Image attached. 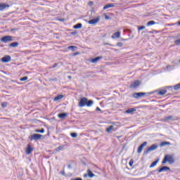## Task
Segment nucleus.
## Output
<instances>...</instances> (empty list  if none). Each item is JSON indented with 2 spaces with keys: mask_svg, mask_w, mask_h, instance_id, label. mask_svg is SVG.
I'll use <instances>...</instances> for the list:
<instances>
[{
  "mask_svg": "<svg viewBox=\"0 0 180 180\" xmlns=\"http://www.w3.org/2000/svg\"><path fill=\"white\" fill-rule=\"evenodd\" d=\"M167 162H169V164L172 165L175 162V159H174V155H165L163 160L162 161V164L164 165L165 164H167Z\"/></svg>",
  "mask_w": 180,
  "mask_h": 180,
  "instance_id": "f257e3e1",
  "label": "nucleus"
},
{
  "mask_svg": "<svg viewBox=\"0 0 180 180\" xmlns=\"http://www.w3.org/2000/svg\"><path fill=\"white\" fill-rule=\"evenodd\" d=\"M1 43H8L9 41H13V37L10 35H6L1 39Z\"/></svg>",
  "mask_w": 180,
  "mask_h": 180,
  "instance_id": "f03ea898",
  "label": "nucleus"
},
{
  "mask_svg": "<svg viewBox=\"0 0 180 180\" xmlns=\"http://www.w3.org/2000/svg\"><path fill=\"white\" fill-rule=\"evenodd\" d=\"M158 148V145L153 144L150 147L148 148L147 150L143 152V154L145 155H147L148 153H150V151H154V150H157Z\"/></svg>",
  "mask_w": 180,
  "mask_h": 180,
  "instance_id": "7ed1b4c3",
  "label": "nucleus"
},
{
  "mask_svg": "<svg viewBox=\"0 0 180 180\" xmlns=\"http://www.w3.org/2000/svg\"><path fill=\"white\" fill-rule=\"evenodd\" d=\"M41 137H43V135L41 134H34L33 135L31 136V137H30V141H33V140L37 141V140H40Z\"/></svg>",
  "mask_w": 180,
  "mask_h": 180,
  "instance_id": "20e7f679",
  "label": "nucleus"
},
{
  "mask_svg": "<svg viewBox=\"0 0 180 180\" xmlns=\"http://www.w3.org/2000/svg\"><path fill=\"white\" fill-rule=\"evenodd\" d=\"M151 95V93H143V92H139V93H134L133 94V97L137 99L138 98H141V96H144V95Z\"/></svg>",
  "mask_w": 180,
  "mask_h": 180,
  "instance_id": "39448f33",
  "label": "nucleus"
},
{
  "mask_svg": "<svg viewBox=\"0 0 180 180\" xmlns=\"http://www.w3.org/2000/svg\"><path fill=\"white\" fill-rule=\"evenodd\" d=\"M79 108H84V106H86V98L83 97L80 99L79 102Z\"/></svg>",
  "mask_w": 180,
  "mask_h": 180,
  "instance_id": "423d86ee",
  "label": "nucleus"
},
{
  "mask_svg": "<svg viewBox=\"0 0 180 180\" xmlns=\"http://www.w3.org/2000/svg\"><path fill=\"white\" fill-rule=\"evenodd\" d=\"M147 144H148L147 141H145L139 146L138 150H137L138 154H141V152L143 151V148H144V147H146V146H147Z\"/></svg>",
  "mask_w": 180,
  "mask_h": 180,
  "instance_id": "0eeeda50",
  "label": "nucleus"
},
{
  "mask_svg": "<svg viewBox=\"0 0 180 180\" xmlns=\"http://www.w3.org/2000/svg\"><path fill=\"white\" fill-rule=\"evenodd\" d=\"M100 20H101L100 17H96V18H93L89 20L88 23L89 25H96V23H98V22H99Z\"/></svg>",
  "mask_w": 180,
  "mask_h": 180,
  "instance_id": "6e6552de",
  "label": "nucleus"
},
{
  "mask_svg": "<svg viewBox=\"0 0 180 180\" xmlns=\"http://www.w3.org/2000/svg\"><path fill=\"white\" fill-rule=\"evenodd\" d=\"M164 171H171V168L167 166H163L160 169L158 170V172L160 174V172H164Z\"/></svg>",
  "mask_w": 180,
  "mask_h": 180,
  "instance_id": "1a4fd4ad",
  "label": "nucleus"
},
{
  "mask_svg": "<svg viewBox=\"0 0 180 180\" xmlns=\"http://www.w3.org/2000/svg\"><path fill=\"white\" fill-rule=\"evenodd\" d=\"M12 60V58H11V56H5L1 58L2 63H9Z\"/></svg>",
  "mask_w": 180,
  "mask_h": 180,
  "instance_id": "9d476101",
  "label": "nucleus"
},
{
  "mask_svg": "<svg viewBox=\"0 0 180 180\" xmlns=\"http://www.w3.org/2000/svg\"><path fill=\"white\" fill-rule=\"evenodd\" d=\"M163 120H164V122H168V120L175 121V120H176V117H174L172 115H169L168 117H165Z\"/></svg>",
  "mask_w": 180,
  "mask_h": 180,
  "instance_id": "9b49d317",
  "label": "nucleus"
},
{
  "mask_svg": "<svg viewBox=\"0 0 180 180\" xmlns=\"http://www.w3.org/2000/svg\"><path fill=\"white\" fill-rule=\"evenodd\" d=\"M100 60H102V56H98L94 58H92L90 60L91 63L93 64H96L97 62H98Z\"/></svg>",
  "mask_w": 180,
  "mask_h": 180,
  "instance_id": "f8f14e48",
  "label": "nucleus"
},
{
  "mask_svg": "<svg viewBox=\"0 0 180 180\" xmlns=\"http://www.w3.org/2000/svg\"><path fill=\"white\" fill-rule=\"evenodd\" d=\"M19 46V42L15 41V42H12L10 44H8V47L12 48V49H15L16 47H18Z\"/></svg>",
  "mask_w": 180,
  "mask_h": 180,
  "instance_id": "ddd939ff",
  "label": "nucleus"
},
{
  "mask_svg": "<svg viewBox=\"0 0 180 180\" xmlns=\"http://www.w3.org/2000/svg\"><path fill=\"white\" fill-rule=\"evenodd\" d=\"M9 5L6 4L5 3H2L0 4V11H4V9H6V8H9Z\"/></svg>",
  "mask_w": 180,
  "mask_h": 180,
  "instance_id": "4468645a",
  "label": "nucleus"
},
{
  "mask_svg": "<svg viewBox=\"0 0 180 180\" xmlns=\"http://www.w3.org/2000/svg\"><path fill=\"white\" fill-rule=\"evenodd\" d=\"M67 116H68V113H67V112H61L58 115V117L60 119H65L67 117Z\"/></svg>",
  "mask_w": 180,
  "mask_h": 180,
  "instance_id": "2eb2a0df",
  "label": "nucleus"
},
{
  "mask_svg": "<svg viewBox=\"0 0 180 180\" xmlns=\"http://www.w3.org/2000/svg\"><path fill=\"white\" fill-rule=\"evenodd\" d=\"M140 84H141L140 81L136 80L131 84V88H137V86H139L140 85Z\"/></svg>",
  "mask_w": 180,
  "mask_h": 180,
  "instance_id": "dca6fc26",
  "label": "nucleus"
},
{
  "mask_svg": "<svg viewBox=\"0 0 180 180\" xmlns=\"http://www.w3.org/2000/svg\"><path fill=\"white\" fill-rule=\"evenodd\" d=\"M63 98H64V95L60 94V95H58L57 96H56V97L53 98V101H54L55 102H57V101H61V99H63Z\"/></svg>",
  "mask_w": 180,
  "mask_h": 180,
  "instance_id": "f3484780",
  "label": "nucleus"
},
{
  "mask_svg": "<svg viewBox=\"0 0 180 180\" xmlns=\"http://www.w3.org/2000/svg\"><path fill=\"white\" fill-rule=\"evenodd\" d=\"M109 8H115V4H108L107 5L104 6L103 10L109 9Z\"/></svg>",
  "mask_w": 180,
  "mask_h": 180,
  "instance_id": "a211bd4d",
  "label": "nucleus"
},
{
  "mask_svg": "<svg viewBox=\"0 0 180 180\" xmlns=\"http://www.w3.org/2000/svg\"><path fill=\"white\" fill-rule=\"evenodd\" d=\"M112 39H119L120 37V32H117L111 36Z\"/></svg>",
  "mask_w": 180,
  "mask_h": 180,
  "instance_id": "6ab92c4d",
  "label": "nucleus"
},
{
  "mask_svg": "<svg viewBox=\"0 0 180 180\" xmlns=\"http://www.w3.org/2000/svg\"><path fill=\"white\" fill-rule=\"evenodd\" d=\"M114 129L115 126L110 125L109 127L106 129L105 131H107V133H112V131L115 130Z\"/></svg>",
  "mask_w": 180,
  "mask_h": 180,
  "instance_id": "aec40b11",
  "label": "nucleus"
},
{
  "mask_svg": "<svg viewBox=\"0 0 180 180\" xmlns=\"http://www.w3.org/2000/svg\"><path fill=\"white\" fill-rule=\"evenodd\" d=\"M165 94H167V89H160L158 92V95H160V96L165 95Z\"/></svg>",
  "mask_w": 180,
  "mask_h": 180,
  "instance_id": "412c9836",
  "label": "nucleus"
},
{
  "mask_svg": "<svg viewBox=\"0 0 180 180\" xmlns=\"http://www.w3.org/2000/svg\"><path fill=\"white\" fill-rule=\"evenodd\" d=\"M92 105H94V101L92 100L88 101V98H86V106L89 108L90 106H92Z\"/></svg>",
  "mask_w": 180,
  "mask_h": 180,
  "instance_id": "4be33fe9",
  "label": "nucleus"
},
{
  "mask_svg": "<svg viewBox=\"0 0 180 180\" xmlns=\"http://www.w3.org/2000/svg\"><path fill=\"white\" fill-rule=\"evenodd\" d=\"M32 151H33V148H32V146H30V145H28L27 147V150H26V153L27 154H31Z\"/></svg>",
  "mask_w": 180,
  "mask_h": 180,
  "instance_id": "5701e85b",
  "label": "nucleus"
},
{
  "mask_svg": "<svg viewBox=\"0 0 180 180\" xmlns=\"http://www.w3.org/2000/svg\"><path fill=\"white\" fill-rule=\"evenodd\" d=\"M153 25H158V22H155L154 20H150L147 22L146 26H153Z\"/></svg>",
  "mask_w": 180,
  "mask_h": 180,
  "instance_id": "b1692460",
  "label": "nucleus"
},
{
  "mask_svg": "<svg viewBox=\"0 0 180 180\" xmlns=\"http://www.w3.org/2000/svg\"><path fill=\"white\" fill-rule=\"evenodd\" d=\"M136 110H137L134 108H129L126 110V113H128V114L133 113V112H136Z\"/></svg>",
  "mask_w": 180,
  "mask_h": 180,
  "instance_id": "393cba45",
  "label": "nucleus"
},
{
  "mask_svg": "<svg viewBox=\"0 0 180 180\" xmlns=\"http://www.w3.org/2000/svg\"><path fill=\"white\" fill-rule=\"evenodd\" d=\"M87 174L88 176H89V178H94V176H95V174L92 173V171H91V169H87Z\"/></svg>",
  "mask_w": 180,
  "mask_h": 180,
  "instance_id": "a878e982",
  "label": "nucleus"
},
{
  "mask_svg": "<svg viewBox=\"0 0 180 180\" xmlns=\"http://www.w3.org/2000/svg\"><path fill=\"white\" fill-rule=\"evenodd\" d=\"M158 161H160V159L156 160L155 161L153 162L151 165H150V168H154L157 164H158Z\"/></svg>",
  "mask_w": 180,
  "mask_h": 180,
  "instance_id": "bb28decb",
  "label": "nucleus"
},
{
  "mask_svg": "<svg viewBox=\"0 0 180 180\" xmlns=\"http://www.w3.org/2000/svg\"><path fill=\"white\" fill-rule=\"evenodd\" d=\"M164 146H171V143L168 141H162L160 143V147H164Z\"/></svg>",
  "mask_w": 180,
  "mask_h": 180,
  "instance_id": "cd10ccee",
  "label": "nucleus"
},
{
  "mask_svg": "<svg viewBox=\"0 0 180 180\" xmlns=\"http://www.w3.org/2000/svg\"><path fill=\"white\" fill-rule=\"evenodd\" d=\"M81 27H82V23H77L73 26V29H81Z\"/></svg>",
  "mask_w": 180,
  "mask_h": 180,
  "instance_id": "c85d7f7f",
  "label": "nucleus"
},
{
  "mask_svg": "<svg viewBox=\"0 0 180 180\" xmlns=\"http://www.w3.org/2000/svg\"><path fill=\"white\" fill-rule=\"evenodd\" d=\"M71 137H72V139H77V137H78V134L75 133V132H72L70 134Z\"/></svg>",
  "mask_w": 180,
  "mask_h": 180,
  "instance_id": "c756f323",
  "label": "nucleus"
},
{
  "mask_svg": "<svg viewBox=\"0 0 180 180\" xmlns=\"http://www.w3.org/2000/svg\"><path fill=\"white\" fill-rule=\"evenodd\" d=\"M76 49H77V46H70L68 47V50H72V51H75Z\"/></svg>",
  "mask_w": 180,
  "mask_h": 180,
  "instance_id": "7c9ffc66",
  "label": "nucleus"
},
{
  "mask_svg": "<svg viewBox=\"0 0 180 180\" xmlns=\"http://www.w3.org/2000/svg\"><path fill=\"white\" fill-rule=\"evenodd\" d=\"M174 91H178V89H180V83L178 84H176L174 86Z\"/></svg>",
  "mask_w": 180,
  "mask_h": 180,
  "instance_id": "2f4dec72",
  "label": "nucleus"
},
{
  "mask_svg": "<svg viewBox=\"0 0 180 180\" xmlns=\"http://www.w3.org/2000/svg\"><path fill=\"white\" fill-rule=\"evenodd\" d=\"M27 79H29V77H27V76H25V77H21L20 79V81L25 82V81H27Z\"/></svg>",
  "mask_w": 180,
  "mask_h": 180,
  "instance_id": "473e14b6",
  "label": "nucleus"
},
{
  "mask_svg": "<svg viewBox=\"0 0 180 180\" xmlns=\"http://www.w3.org/2000/svg\"><path fill=\"white\" fill-rule=\"evenodd\" d=\"M35 133H44V129H36Z\"/></svg>",
  "mask_w": 180,
  "mask_h": 180,
  "instance_id": "72a5a7b5",
  "label": "nucleus"
},
{
  "mask_svg": "<svg viewBox=\"0 0 180 180\" xmlns=\"http://www.w3.org/2000/svg\"><path fill=\"white\" fill-rule=\"evenodd\" d=\"M6 106H8V103L7 102H3L1 103V108H6Z\"/></svg>",
  "mask_w": 180,
  "mask_h": 180,
  "instance_id": "f704fd0d",
  "label": "nucleus"
},
{
  "mask_svg": "<svg viewBox=\"0 0 180 180\" xmlns=\"http://www.w3.org/2000/svg\"><path fill=\"white\" fill-rule=\"evenodd\" d=\"M143 29H146V26H144V25L138 27L139 32H140L141 30H143Z\"/></svg>",
  "mask_w": 180,
  "mask_h": 180,
  "instance_id": "c9c22d12",
  "label": "nucleus"
},
{
  "mask_svg": "<svg viewBox=\"0 0 180 180\" xmlns=\"http://www.w3.org/2000/svg\"><path fill=\"white\" fill-rule=\"evenodd\" d=\"M133 164H134V160H133L132 159L130 160L129 162V167H133Z\"/></svg>",
  "mask_w": 180,
  "mask_h": 180,
  "instance_id": "e433bc0d",
  "label": "nucleus"
},
{
  "mask_svg": "<svg viewBox=\"0 0 180 180\" xmlns=\"http://www.w3.org/2000/svg\"><path fill=\"white\" fill-rule=\"evenodd\" d=\"M63 148H64V146H58V148H56V151H60V150H63Z\"/></svg>",
  "mask_w": 180,
  "mask_h": 180,
  "instance_id": "4c0bfd02",
  "label": "nucleus"
},
{
  "mask_svg": "<svg viewBox=\"0 0 180 180\" xmlns=\"http://www.w3.org/2000/svg\"><path fill=\"white\" fill-rule=\"evenodd\" d=\"M174 44L176 46H180V39L174 41Z\"/></svg>",
  "mask_w": 180,
  "mask_h": 180,
  "instance_id": "58836bf2",
  "label": "nucleus"
},
{
  "mask_svg": "<svg viewBox=\"0 0 180 180\" xmlns=\"http://www.w3.org/2000/svg\"><path fill=\"white\" fill-rule=\"evenodd\" d=\"M117 46L118 47H123V44H122V42H117Z\"/></svg>",
  "mask_w": 180,
  "mask_h": 180,
  "instance_id": "ea45409f",
  "label": "nucleus"
},
{
  "mask_svg": "<svg viewBox=\"0 0 180 180\" xmlns=\"http://www.w3.org/2000/svg\"><path fill=\"white\" fill-rule=\"evenodd\" d=\"M71 34L72 36H76V34H78V32H77V31H75V32H71Z\"/></svg>",
  "mask_w": 180,
  "mask_h": 180,
  "instance_id": "a19ab883",
  "label": "nucleus"
},
{
  "mask_svg": "<svg viewBox=\"0 0 180 180\" xmlns=\"http://www.w3.org/2000/svg\"><path fill=\"white\" fill-rule=\"evenodd\" d=\"M61 175H63L64 176H67V174H65V172L64 170H63L61 172H60Z\"/></svg>",
  "mask_w": 180,
  "mask_h": 180,
  "instance_id": "79ce46f5",
  "label": "nucleus"
},
{
  "mask_svg": "<svg viewBox=\"0 0 180 180\" xmlns=\"http://www.w3.org/2000/svg\"><path fill=\"white\" fill-rule=\"evenodd\" d=\"M96 110L97 112H102V110H101V108H100L99 107H97V108H96Z\"/></svg>",
  "mask_w": 180,
  "mask_h": 180,
  "instance_id": "37998d69",
  "label": "nucleus"
},
{
  "mask_svg": "<svg viewBox=\"0 0 180 180\" xmlns=\"http://www.w3.org/2000/svg\"><path fill=\"white\" fill-rule=\"evenodd\" d=\"M105 19L109 20L110 19V17L109 15H105Z\"/></svg>",
  "mask_w": 180,
  "mask_h": 180,
  "instance_id": "c03bdc74",
  "label": "nucleus"
},
{
  "mask_svg": "<svg viewBox=\"0 0 180 180\" xmlns=\"http://www.w3.org/2000/svg\"><path fill=\"white\" fill-rule=\"evenodd\" d=\"M58 65V63H54L52 68H56Z\"/></svg>",
  "mask_w": 180,
  "mask_h": 180,
  "instance_id": "a18cd8bd",
  "label": "nucleus"
},
{
  "mask_svg": "<svg viewBox=\"0 0 180 180\" xmlns=\"http://www.w3.org/2000/svg\"><path fill=\"white\" fill-rule=\"evenodd\" d=\"M68 168L69 169H72V166H71V165H68Z\"/></svg>",
  "mask_w": 180,
  "mask_h": 180,
  "instance_id": "49530a36",
  "label": "nucleus"
},
{
  "mask_svg": "<svg viewBox=\"0 0 180 180\" xmlns=\"http://www.w3.org/2000/svg\"><path fill=\"white\" fill-rule=\"evenodd\" d=\"M78 54H79V53H78V52H75V53H73V56H78Z\"/></svg>",
  "mask_w": 180,
  "mask_h": 180,
  "instance_id": "de8ad7c7",
  "label": "nucleus"
},
{
  "mask_svg": "<svg viewBox=\"0 0 180 180\" xmlns=\"http://www.w3.org/2000/svg\"><path fill=\"white\" fill-rule=\"evenodd\" d=\"M67 176H72V173H69Z\"/></svg>",
  "mask_w": 180,
  "mask_h": 180,
  "instance_id": "09e8293b",
  "label": "nucleus"
},
{
  "mask_svg": "<svg viewBox=\"0 0 180 180\" xmlns=\"http://www.w3.org/2000/svg\"><path fill=\"white\" fill-rule=\"evenodd\" d=\"M72 180H82V179H81V178H76V179H72Z\"/></svg>",
  "mask_w": 180,
  "mask_h": 180,
  "instance_id": "8fccbe9b",
  "label": "nucleus"
},
{
  "mask_svg": "<svg viewBox=\"0 0 180 180\" xmlns=\"http://www.w3.org/2000/svg\"><path fill=\"white\" fill-rule=\"evenodd\" d=\"M86 176H88V173L84 174V178H86Z\"/></svg>",
  "mask_w": 180,
  "mask_h": 180,
  "instance_id": "3c124183",
  "label": "nucleus"
},
{
  "mask_svg": "<svg viewBox=\"0 0 180 180\" xmlns=\"http://www.w3.org/2000/svg\"><path fill=\"white\" fill-rule=\"evenodd\" d=\"M50 81H57V79H51Z\"/></svg>",
  "mask_w": 180,
  "mask_h": 180,
  "instance_id": "603ef678",
  "label": "nucleus"
},
{
  "mask_svg": "<svg viewBox=\"0 0 180 180\" xmlns=\"http://www.w3.org/2000/svg\"><path fill=\"white\" fill-rule=\"evenodd\" d=\"M89 5H94V2H92V1H89Z\"/></svg>",
  "mask_w": 180,
  "mask_h": 180,
  "instance_id": "864d4df0",
  "label": "nucleus"
},
{
  "mask_svg": "<svg viewBox=\"0 0 180 180\" xmlns=\"http://www.w3.org/2000/svg\"><path fill=\"white\" fill-rule=\"evenodd\" d=\"M15 30H16V29H15V28L11 29V32H13Z\"/></svg>",
  "mask_w": 180,
  "mask_h": 180,
  "instance_id": "5fc2aeb1",
  "label": "nucleus"
},
{
  "mask_svg": "<svg viewBox=\"0 0 180 180\" xmlns=\"http://www.w3.org/2000/svg\"><path fill=\"white\" fill-rule=\"evenodd\" d=\"M68 78H69L70 79H71V76H68Z\"/></svg>",
  "mask_w": 180,
  "mask_h": 180,
  "instance_id": "6e6d98bb",
  "label": "nucleus"
},
{
  "mask_svg": "<svg viewBox=\"0 0 180 180\" xmlns=\"http://www.w3.org/2000/svg\"><path fill=\"white\" fill-rule=\"evenodd\" d=\"M1 47H4V45H1Z\"/></svg>",
  "mask_w": 180,
  "mask_h": 180,
  "instance_id": "4d7b16f0",
  "label": "nucleus"
}]
</instances>
